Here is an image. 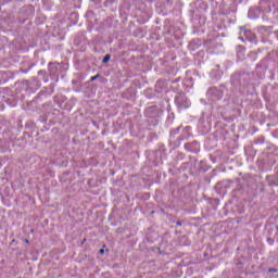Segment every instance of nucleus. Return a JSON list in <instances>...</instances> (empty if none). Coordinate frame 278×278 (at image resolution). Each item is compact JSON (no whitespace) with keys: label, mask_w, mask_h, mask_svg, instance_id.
Segmentation results:
<instances>
[{"label":"nucleus","mask_w":278,"mask_h":278,"mask_svg":"<svg viewBox=\"0 0 278 278\" xmlns=\"http://www.w3.org/2000/svg\"><path fill=\"white\" fill-rule=\"evenodd\" d=\"M268 273H277V269L270 268V269L268 270Z\"/></svg>","instance_id":"obj_4"},{"label":"nucleus","mask_w":278,"mask_h":278,"mask_svg":"<svg viewBox=\"0 0 278 278\" xmlns=\"http://www.w3.org/2000/svg\"><path fill=\"white\" fill-rule=\"evenodd\" d=\"M177 225H181V223H177Z\"/></svg>","instance_id":"obj_8"},{"label":"nucleus","mask_w":278,"mask_h":278,"mask_svg":"<svg viewBox=\"0 0 278 278\" xmlns=\"http://www.w3.org/2000/svg\"><path fill=\"white\" fill-rule=\"evenodd\" d=\"M245 36H249V31H245Z\"/></svg>","instance_id":"obj_7"},{"label":"nucleus","mask_w":278,"mask_h":278,"mask_svg":"<svg viewBox=\"0 0 278 278\" xmlns=\"http://www.w3.org/2000/svg\"><path fill=\"white\" fill-rule=\"evenodd\" d=\"M207 97H211L213 101H216L220 97V91L218 89H210L207 91Z\"/></svg>","instance_id":"obj_1"},{"label":"nucleus","mask_w":278,"mask_h":278,"mask_svg":"<svg viewBox=\"0 0 278 278\" xmlns=\"http://www.w3.org/2000/svg\"><path fill=\"white\" fill-rule=\"evenodd\" d=\"M100 253L103 255L105 253V250L101 249Z\"/></svg>","instance_id":"obj_5"},{"label":"nucleus","mask_w":278,"mask_h":278,"mask_svg":"<svg viewBox=\"0 0 278 278\" xmlns=\"http://www.w3.org/2000/svg\"><path fill=\"white\" fill-rule=\"evenodd\" d=\"M103 64H108V62H110V54H106L103 60H102Z\"/></svg>","instance_id":"obj_2"},{"label":"nucleus","mask_w":278,"mask_h":278,"mask_svg":"<svg viewBox=\"0 0 278 278\" xmlns=\"http://www.w3.org/2000/svg\"><path fill=\"white\" fill-rule=\"evenodd\" d=\"M98 77H99V74L93 76V77H91V81H94L96 79H98Z\"/></svg>","instance_id":"obj_3"},{"label":"nucleus","mask_w":278,"mask_h":278,"mask_svg":"<svg viewBox=\"0 0 278 278\" xmlns=\"http://www.w3.org/2000/svg\"><path fill=\"white\" fill-rule=\"evenodd\" d=\"M25 243H26V244H29V240L26 239V240H25Z\"/></svg>","instance_id":"obj_6"}]
</instances>
